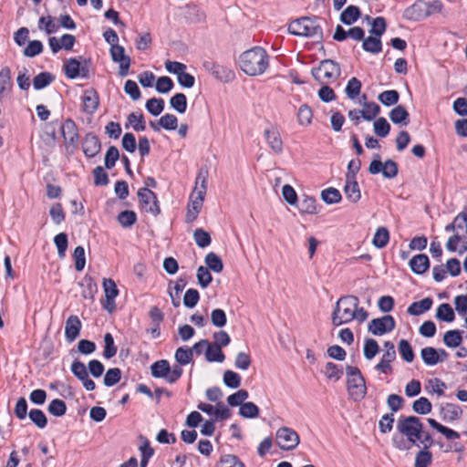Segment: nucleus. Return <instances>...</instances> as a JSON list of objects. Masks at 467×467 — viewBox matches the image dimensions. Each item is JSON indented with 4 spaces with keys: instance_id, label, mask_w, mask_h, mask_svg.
I'll return each mask as SVG.
<instances>
[{
    "instance_id": "f257e3e1",
    "label": "nucleus",
    "mask_w": 467,
    "mask_h": 467,
    "mask_svg": "<svg viewBox=\"0 0 467 467\" xmlns=\"http://www.w3.org/2000/svg\"><path fill=\"white\" fill-rule=\"evenodd\" d=\"M368 317V311L360 306L357 296H343L335 305L331 314V322L334 326L339 327L352 321L360 324L367 320Z\"/></svg>"
},
{
    "instance_id": "f03ea898",
    "label": "nucleus",
    "mask_w": 467,
    "mask_h": 467,
    "mask_svg": "<svg viewBox=\"0 0 467 467\" xmlns=\"http://www.w3.org/2000/svg\"><path fill=\"white\" fill-rule=\"evenodd\" d=\"M238 61L242 71L251 77L263 75L269 67V57L260 47L244 51Z\"/></svg>"
},
{
    "instance_id": "7ed1b4c3",
    "label": "nucleus",
    "mask_w": 467,
    "mask_h": 467,
    "mask_svg": "<svg viewBox=\"0 0 467 467\" xmlns=\"http://www.w3.org/2000/svg\"><path fill=\"white\" fill-rule=\"evenodd\" d=\"M207 171H200L195 180L194 188L190 195L185 216L186 223H192L200 213L207 191Z\"/></svg>"
},
{
    "instance_id": "20e7f679",
    "label": "nucleus",
    "mask_w": 467,
    "mask_h": 467,
    "mask_svg": "<svg viewBox=\"0 0 467 467\" xmlns=\"http://www.w3.org/2000/svg\"><path fill=\"white\" fill-rule=\"evenodd\" d=\"M442 5L439 0H420L408 7L404 16L409 20L419 21L441 11Z\"/></svg>"
},
{
    "instance_id": "39448f33",
    "label": "nucleus",
    "mask_w": 467,
    "mask_h": 467,
    "mask_svg": "<svg viewBox=\"0 0 467 467\" xmlns=\"http://www.w3.org/2000/svg\"><path fill=\"white\" fill-rule=\"evenodd\" d=\"M422 428L420 420L415 416L400 419L397 422L398 431L407 438L410 445L416 444L421 439Z\"/></svg>"
},
{
    "instance_id": "423d86ee",
    "label": "nucleus",
    "mask_w": 467,
    "mask_h": 467,
    "mask_svg": "<svg viewBox=\"0 0 467 467\" xmlns=\"http://www.w3.org/2000/svg\"><path fill=\"white\" fill-rule=\"evenodd\" d=\"M290 34L300 36H319L322 34L321 27L316 20L309 17H302L291 22L288 26Z\"/></svg>"
},
{
    "instance_id": "0eeeda50",
    "label": "nucleus",
    "mask_w": 467,
    "mask_h": 467,
    "mask_svg": "<svg viewBox=\"0 0 467 467\" xmlns=\"http://www.w3.org/2000/svg\"><path fill=\"white\" fill-rule=\"evenodd\" d=\"M348 391L354 400H362L367 391L365 380L358 368L348 367Z\"/></svg>"
},
{
    "instance_id": "6e6552de",
    "label": "nucleus",
    "mask_w": 467,
    "mask_h": 467,
    "mask_svg": "<svg viewBox=\"0 0 467 467\" xmlns=\"http://www.w3.org/2000/svg\"><path fill=\"white\" fill-rule=\"evenodd\" d=\"M150 371L154 378L165 379L168 383H174L182 374V368L180 366L175 365L171 368L165 359L154 362L150 366Z\"/></svg>"
},
{
    "instance_id": "1a4fd4ad",
    "label": "nucleus",
    "mask_w": 467,
    "mask_h": 467,
    "mask_svg": "<svg viewBox=\"0 0 467 467\" xmlns=\"http://www.w3.org/2000/svg\"><path fill=\"white\" fill-rule=\"evenodd\" d=\"M339 74L338 65L332 60H324L312 70L313 77L321 83L333 81L339 77Z\"/></svg>"
},
{
    "instance_id": "9d476101",
    "label": "nucleus",
    "mask_w": 467,
    "mask_h": 467,
    "mask_svg": "<svg viewBox=\"0 0 467 467\" xmlns=\"http://www.w3.org/2000/svg\"><path fill=\"white\" fill-rule=\"evenodd\" d=\"M275 441L281 450L291 451L297 447L300 438L293 429L281 427L275 432Z\"/></svg>"
},
{
    "instance_id": "9b49d317",
    "label": "nucleus",
    "mask_w": 467,
    "mask_h": 467,
    "mask_svg": "<svg viewBox=\"0 0 467 467\" xmlns=\"http://www.w3.org/2000/svg\"><path fill=\"white\" fill-rule=\"evenodd\" d=\"M166 70L177 76V80L184 88H190L194 85V77L186 72V66L181 62L167 60Z\"/></svg>"
},
{
    "instance_id": "f8f14e48",
    "label": "nucleus",
    "mask_w": 467,
    "mask_h": 467,
    "mask_svg": "<svg viewBox=\"0 0 467 467\" xmlns=\"http://www.w3.org/2000/svg\"><path fill=\"white\" fill-rule=\"evenodd\" d=\"M138 197L140 207L145 213H150L154 217L160 214L161 209L157 197L153 192L147 188H141L138 191Z\"/></svg>"
},
{
    "instance_id": "ddd939ff",
    "label": "nucleus",
    "mask_w": 467,
    "mask_h": 467,
    "mask_svg": "<svg viewBox=\"0 0 467 467\" xmlns=\"http://www.w3.org/2000/svg\"><path fill=\"white\" fill-rule=\"evenodd\" d=\"M368 171L371 174H378L381 172L385 178L392 179L398 174V165L391 160L381 162L377 155V159L370 162Z\"/></svg>"
},
{
    "instance_id": "4468645a",
    "label": "nucleus",
    "mask_w": 467,
    "mask_h": 467,
    "mask_svg": "<svg viewBox=\"0 0 467 467\" xmlns=\"http://www.w3.org/2000/svg\"><path fill=\"white\" fill-rule=\"evenodd\" d=\"M197 408L209 415L211 417L210 420H224L231 416L230 410L222 402H217L215 405L200 402L197 405Z\"/></svg>"
},
{
    "instance_id": "2eb2a0df",
    "label": "nucleus",
    "mask_w": 467,
    "mask_h": 467,
    "mask_svg": "<svg viewBox=\"0 0 467 467\" xmlns=\"http://www.w3.org/2000/svg\"><path fill=\"white\" fill-rule=\"evenodd\" d=\"M396 323L391 316H384L380 318L372 319L368 323V331L375 336H382L395 328Z\"/></svg>"
},
{
    "instance_id": "dca6fc26",
    "label": "nucleus",
    "mask_w": 467,
    "mask_h": 467,
    "mask_svg": "<svg viewBox=\"0 0 467 467\" xmlns=\"http://www.w3.org/2000/svg\"><path fill=\"white\" fill-rule=\"evenodd\" d=\"M103 291L105 295V300L103 302V307L109 313H112L115 308V298L119 295V289L114 280L111 278H104L102 282Z\"/></svg>"
},
{
    "instance_id": "f3484780",
    "label": "nucleus",
    "mask_w": 467,
    "mask_h": 467,
    "mask_svg": "<svg viewBox=\"0 0 467 467\" xmlns=\"http://www.w3.org/2000/svg\"><path fill=\"white\" fill-rule=\"evenodd\" d=\"M111 59L119 65V74L125 77L130 69V58L125 54V49L122 46L110 47Z\"/></svg>"
},
{
    "instance_id": "a211bd4d",
    "label": "nucleus",
    "mask_w": 467,
    "mask_h": 467,
    "mask_svg": "<svg viewBox=\"0 0 467 467\" xmlns=\"http://www.w3.org/2000/svg\"><path fill=\"white\" fill-rule=\"evenodd\" d=\"M264 137L271 148V150L275 153H281L283 150V141L278 130V128L275 125H269L264 130Z\"/></svg>"
},
{
    "instance_id": "6ab92c4d",
    "label": "nucleus",
    "mask_w": 467,
    "mask_h": 467,
    "mask_svg": "<svg viewBox=\"0 0 467 467\" xmlns=\"http://www.w3.org/2000/svg\"><path fill=\"white\" fill-rule=\"evenodd\" d=\"M420 356L426 365L434 366L440 362L444 361L447 358L448 354L443 349H436L432 347H426L421 349Z\"/></svg>"
},
{
    "instance_id": "aec40b11",
    "label": "nucleus",
    "mask_w": 467,
    "mask_h": 467,
    "mask_svg": "<svg viewBox=\"0 0 467 467\" xmlns=\"http://www.w3.org/2000/svg\"><path fill=\"white\" fill-rule=\"evenodd\" d=\"M61 132L67 148L76 149L78 140V128L71 119H67L61 126Z\"/></svg>"
},
{
    "instance_id": "412c9836",
    "label": "nucleus",
    "mask_w": 467,
    "mask_h": 467,
    "mask_svg": "<svg viewBox=\"0 0 467 467\" xmlns=\"http://www.w3.org/2000/svg\"><path fill=\"white\" fill-rule=\"evenodd\" d=\"M65 74L68 78H76L78 77L87 78L88 70L81 62L77 58H70L65 62L64 65Z\"/></svg>"
},
{
    "instance_id": "4be33fe9",
    "label": "nucleus",
    "mask_w": 467,
    "mask_h": 467,
    "mask_svg": "<svg viewBox=\"0 0 467 467\" xmlns=\"http://www.w3.org/2000/svg\"><path fill=\"white\" fill-rule=\"evenodd\" d=\"M446 249L462 254L467 252V236L462 233L454 234L446 243Z\"/></svg>"
},
{
    "instance_id": "5701e85b",
    "label": "nucleus",
    "mask_w": 467,
    "mask_h": 467,
    "mask_svg": "<svg viewBox=\"0 0 467 467\" xmlns=\"http://www.w3.org/2000/svg\"><path fill=\"white\" fill-rule=\"evenodd\" d=\"M83 110L88 114H93L99 104L98 93L92 89H87L82 96Z\"/></svg>"
},
{
    "instance_id": "b1692460",
    "label": "nucleus",
    "mask_w": 467,
    "mask_h": 467,
    "mask_svg": "<svg viewBox=\"0 0 467 467\" xmlns=\"http://www.w3.org/2000/svg\"><path fill=\"white\" fill-rule=\"evenodd\" d=\"M298 210L302 214L315 215L320 212L321 206L317 203L316 198L309 195H303L298 205Z\"/></svg>"
},
{
    "instance_id": "393cba45",
    "label": "nucleus",
    "mask_w": 467,
    "mask_h": 467,
    "mask_svg": "<svg viewBox=\"0 0 467 467\" xmlns=\"http://www.w3.org/2000/svg\"><path fill=\"white\" fill-rule=\"evenodd\" d=\"M81 328V322L77 316H70L66 321L65 336L69 342H73L78 336Z\"/></svg>"
},
{
    "instance_id": "a878e982",
    "label": "nucleus",
    "mask_w": 467,
    "mask_h": 467,
    "mask_svg": "<svg viewBox=\"0 0 467 467\" xmlns=\"http://www.w3.org/2000/svg\"><path fill=\"white\" fill-rule=\"evenodd\" d=\"M441 418L446 421H455L462 415V410L460 406L453 403H446L441 409Z\"/></svg>"
},
{
    "instance_id": "bb28decb",
    "label": "nucleus",
    "mask_w": 467,
    "mask_h": 467,
    "mask_svg": "<svg viewBox=\"0 0 467 467\" xmlns=\"http://www.w3.org/2000/svg\"><path fill=\"white\" fill-rule=\"evenodd\" d=\"M344 192L347 198L353 203L358 202L361 198L358 184L353 177L347 178Z\"/></svg>"
},
{
    "instance_id": "cd10ccee",
    "label": "nucleus",
    "mask_w": 467,
    "mask_h": 467,
    "mask_svg": "<svg viewBox=\"0 0 467 467\" xmlns=\"http://www.w3.org/2000/svg\"><path fill=\"white\" fill-rule=\"evenodd\" d=\"M186 284L183 279H178L174 283H170L168 286V294L171 297L173 306L178 307L181 304L180 296L184 289Z\"/></svg>"
},
{
    "instance_id": "c85d7f7f",
    "label": "nucleus",
    "mask_w": 467,
    "mask_h": 467,
    "mask_svg": "<svg viewBox=\"0 0 467 467\" xmlns=\"http://www.w3.org/2000/svg\"><path fill=\"white\" fill-rule=\"evenodd\" d=\"M410 266L415 274H423L428 270L430 266L429 258L426 254H417L410 259Z\"/></svg>"
},
{
    "instance_id": "c756f323",
    "label": "nucleus",
    "mask_w": 467,
    "mask_h": 467,
    "mask_svg": "<svg viewBox=\"0 0 467 467\" xmlns=\"http://www.w3.org/2000/svg\"><path fill=\"white\" fill-rule=\"evenodd\" d=\"M100 150V143L94 135L88 134L83 141V151L88 157H94Z\"/></svg>"
},
{
    "instance_id": "7c9ffc66",
    "label": "nucleus",
    "mask_w": 467,
    "mask_h": 467,
    "mask_svg": "<svg viewBox=\"0 0 467 467\" xmlns=\"http://www.w3.org/2000/svg\"><path fill=\"white\" fill-rule=\"evenodd\" d=\"M313 115V110L308 105H301L296 113L298 125L303 128L309 127L312 124Z\"/></svg>"
},
{
    "instance_id": "2f4dec72",
    "label": "nucleus",
    "mask_w": 467,
    "mask_h": 467,
    "mask_svg": "<svg viewBox=\"0 0 467 467\" xmlns=\"http://www.w3.org/2000/svg\"><path fill=\"white\" fill-rule=\"evenodd\" d=\"M428 423L430 424L431 427H432L434 430H436L438 432L441 433L442 435H444V437L447 439V440H450V441H453V440H458L460 438V433L446 427V426H443L441 425V423H439L437 420H435L434 419H431V418H429L427 420Z\"/></svg>"
},
{
    "instance_id": "473e14b6",
    "label": "nucleus",
    "mask_w": 467,
    "mask_h": 467,
    "mask_svg": "<svg viewBox=\"0 0 467 467\" xmlns=\"http://www.w3.org/2000/svg\"><path fill=\"white\" fill-rule=\"evenodd\" d=\"M432 306V299L426 297L420 301L412 303L408 307V313L411 316H420L424 312L428 311Z\"/></svg>"
},
{
    "instance_id": "72a5a7b5",
    "label": "nucleus",
    "mask_w": 467,
    "mask_h": 467,
    "mask_svg": "<svg viewBox=\"0 0 467 467\" xmlns=\"http://www.w3.org/2000/svg\"><path fill=\"white\" fill-rule=\"evenodd\" d=\"M11 70L5 67L0 70V96L8 94L12 89Z\"/></svg>"
},
{
    "instance_id": "f704fd0d",
    "label": "nucleus",
    "mask_w": 467,
    "mask_h": 467,
    "mask_svg": "<svg viewBox=\"0 0 467 467\" xmlns=\"http://www.w3.org/2000/svg\"><path fill=\"white\" fill-rule=\"evenodd\" d=\"M139 450L141 453L140 467H146L149 459L153 455L154 451L151 448L150 441L143 436L140 437Z\"/></svg>"
},
{
    "instance_id": "c9c22d12",
    "label": "nucleus",
    "mask_w": 467,
    "mask_h": 467,
    "mask_svg": "<svg viewBox=\"0 0 467 467\" xmlns=\"http://www.w3.org/2000/svg\"><path fill=\"white\" fill-rule=\"evenodd\" d=\"M446 231L454 230L455 234L462 233L467 236V214L460 213L455 218L451 224L447 225Z\"/></svg>"
},
{
    "instance_id": "e433bc0d",
    "label": "nucleus",
    "mask_w": 467,
    "mask_h": 467,
    "mask_svg": "<svg viewBox=\"0 0 467 467\" xmlns=\"http://www.w3.org/2000/svg\"><path fill=\"white\" fill-rule=\"evenodd\" d=\"M320 197L321 200L328 205L338 203L342 199L339 191L333 187L323 190L320 193Z\"/></svg>"
},
{
    "instance_id": "4c0bfd02",
    "label": "nucleus",
    "mask_w": 467,
    "mask_h": 467,
    "mask_svg": "<svg viewBox=\"0 0 467 467\" xmlns=\"http://www.w3.org/2000/svg\"><path fill=\"white\" fill-rule=\"evenodd\" d=\"M204 262L207 269L213 271L214 273H221L223 268L222 259L213 252H210L206 254Z\"/></svg>"
},
{
    "instance_id": "58836bf2",
    "label": "nucleus",
    "mask_w": 467,
    "mask_h": 467,
    "mask_svg": "<svg viewBox=\"0 0 467 467\" xmlns=\"http://www.w3.org/2000/svg\"><path fill=\"white\" fill-rule=\"evenodd\" d=\"M205 358L209 362H223L225 356L223 353L222 349L214 345H212L208 341V346L205 350Z\"/></svg>"
},
{
    "instance_id": "ea45409f",
    "label": "nucleus",
    "mask_w": 467,
    "mask_h": 467,
    "mask_svg": "<svg viewBox=\"0 0 467 467\" xmlns=\"http://www.w3.org/2000/svg\"><path fill=\"white\" fill-rule=\"evenodd\" d=\"M389 240V233L387 228L379 227L374 234L372 244L375 247L381 249L385 247Z\"/></svg>"
},
{
    "instance_id": "a19ab883",
    "label": "nucleus",
    "mask_w": 467,
    "mask_h": 467,
    "mask_svg": "<svg viewBox=\"0 0 467 467\" xmlns=\"http://www.w3.org/2000/svg\"><path fill=\"white\" fill-rule=\"evenodd\" d=\"M389 118L393 123H403L406 126L408 124L409 113L403 106L399 105L390 111Z\"/></svg>"
},
{
    "instance_id": "79ce46f5",
    "label": "nucleus",
    "mask_w": 467,
    "mask_h": 467,
    "mask_svg": "<svg viewBox=\"0 0 467 467\" xmlns=\"http://www.w3.org/2000/svg\"><path fill=\"white\" fill-rule=\"evenodd\" d=\"M425 389L428 393L436 394L437 396L441 397L444 394L446 384L440 379L433 378L427 381Z\"/></svg>"
},
{
    "instance_id": "37998d69",
    "label": "nucleus",
    "mask_w": 467,
    "mask_h": 467,
    "mask_svg": "<svg viewBox=\"0 0 467 467\" xmlns=\"http://www.w3.org/2000/svg\"><path fill=\"white\" fill-rule=\"evenodd\" d=\"M359 16V9L355 5H349L341 13L340 20L346 25H351L358 20Z\"/></svg>"
},
{
    "instance_id": "c03bdc74",
    "label": "nucleus",
    "mask_w": 467,
    "mask_h": 467,
    "mask_svg": "<svg viewBox=\"0 0 467 467\" xmlns=\"http://www.w3.org/2000/svg\"><path fill=\"white\" fill-rule=\"evenodd\" d=\"M324 374L328 380L336 382L341 379L343 369L333 362H327L325 366Z\"/></svg>"
},
{
    "instance_id": "a18cd8bd",
    "label": "nucleus",
    "mask_w": 467,
    "mask_h": 467,
    "mask_svg": "<svg viewBox=\"0 0 467 467\" xmlns=\"http://www.w3.org/2000/svg\"><path fill=\"white\" fill-rule=\"evenodd\" d=\"M171 107L180 114H183L187 109V99L182 93H177L170 99Z\"/></svg>"
},
{
    "instance_id": "49530a36",
    "label": "nucleus",
    "mask_w": 467,
    "mask_h": 467,
    "mask_svg": "<svg viewBox=\"0 0 467 467\" xmlns=\"http://www.w3.org/2000/svg\"><path fill=\"white\" fill-rule=\"evenodd\" d=\"M443 342L449 348H457L462 342V333L458 330H449L443 336Z\"/></svg>"
},
{
    "instance_id": "de8ad7c7",
    "label": "nucleus",
    "mask_w": 467,
    "mask_h": 467,
    "mask_svg": "<svg viewBox=\"0 0 467 467\" xmlns=\"http://www.w3.org/2000/svg\"><path fill=\"white\" fill-rule=\"evenodd\" d=\"M215 467H245L244 462L235 455H223Z\"/></svg>"
},
{
    "instance_id": "09e8293b",
    "label": "nucleus",
    "mask_w": 467,
    "mask_h": 467,
    "mask_svg": "<svg viewBox=\"0 0 467 467\" xmlns=\"http://www.w3.org/2000/svg\"><path fill=\"white\" fill-rule=\"evenodd\" d=\"M379 110L380 109L378 104L365 101L361 109V116L366 120H372L379 115Z\"/></svg>"
},
{
    "instance_id": "8fccbe9b",
    "label": "nucleus",
    "mask_w": 467,
    "mask_h": 467,
    "mask_svg": "<svg viewBox=\"0 0 467 467\" xmlns=\"http://www.w3.org/2000/svg\"><path fill=\"white\" fill-rule=\"evenodd\" d=\"M362 47L367 52L379 53L381 51L380 37L377 36H369L364 39Z\"/></svg>"
},
{
    "instance_id": "3c124183",
    "label": "nucleus",
    "mask_w": 467,
    "mask_h": 467,
    "mask_svg": "<svg viewBox=\"0 0 467 467\" xmlns=\"http://www.w3.org/2000/svg\"><path fill=\"white\" fill-rule=\"evenodd\" d=\"M175 359L179 363L178 366H184L192 362V350L190 348L181 347L177 348L175 352Z\"/></svg>"
},
{
    "instance_id": "603ef678",
    "label": "nucleus",
    "mask_w": 467,
    "mask_h": 467,
    "mask_svg": "<svg viewBox=\"0 0 467 467\" xmlns=\"http://www.w3.org/2000/svg\"><path fill=\"white\" fill-rule=\"evenodd\" d=\"M431 462V452L428 449H422L416 454L414 467H429Z\"/></svg>"
},
{
    "instance_id": "864d4df0",
    "label": "nucleus",
    "mask_w": 467,
    "mask_h": 467,
    "mask_svg": "<svg viewBox=\"0 0 467 467\" xmlns=\"http://www.w3.org/2000/svg\"><path fill=\"white\" fill-rule=\"evenodd\" d=\"M436 317L446 322H451L454 320V312L451 306L447 304H441L439 306L436 313Z\"/></svg>"
},
{
    "instance_id": "5fc2aeb1",
    "label": "nucleus",
    "mask_w": 467,
    "mask_h": 467,
    "mask_svg": "<svg viewBox=\"0 0 467 467\" xmlns=\"http://www.w3.org/2000/svg\"><path fill=\"white\" fill-rule=\"evenodd\" d=\"M412 409L416 413L425 415L431 411L432 406L427 398L420 397L413 402Z\"/></svg>"
},
{
    "instance_id": "6e6d98bb",
    "label": "nucleus",
    "mask_w": 467,
    "mask_h": 467,
    "mask_svg": "<svg viewBox=\"0 0 467 467\" xmlns=\"http://www.w3.org/2000/svg\"><path fill=\"white\" fill-rule=\"evenodd\" d=\"M196 277L202 288H206L213 281V276L205 266H199L197 268Z\"/></svg>"
},
{
    "instance_id": "4d7b16f0",
    "label": "nucleus",
    "mask_w": 467,
    "mask_h": 467,
    "mask_svg": "<svg viewBox=\"0 0 467 467\" xmlns=\"http://www.w3.org/2000/svg\"><path fill=\"white\" fill-rule=\"evenodd\" d=\"M47 410L56 417H61L66 413L67 406L62 400L55 399L50 401Z\"/></svg>"
},
{
    "instance_id": "13d9d810",
    "label": "nucleus",
    "mask_w": 467,
    "mask_h": 467,
    "mask_svg": "<svg viewBox=\"0 0 467 467\" xmlns=\"http://www.w3.org/2000/svg\"><path fill=\"white\" fill-rule=\"evenodd\" d=\"M399 351H400V354L401 355L402 358L406 362H408V363L412 362V360L414 358V352H413L412 348L408 340L401 339L399 342Z\"/></svg>"
},
{
    "instance_id": "bf43d9fd",
    "label": "nucleus",
    "mask_w": 467,
    "mask_h": 467,
    "mask_svg": "<svg viewBox=\"0 0 467 467\" xmlns=\"http://www.w3.org/2000/svg\"><path fill=\"white\" fill-rule=\"evenodd\" d=\"M145 107L150 114L158 116L164 109V101L162 99L152 98L146 102Z\"/></svg>"
},
{
    "instance_id": "052dcab7",
    "label": "nucleus",
    "mask_w": 467,
    "mask_h": 467,
    "mask_svg": "<svg viewBox=\"0 0 467 467\" xmlns=\"http://www.w3.org/2000/svg\"><path fill=\"white\" fill-rule=\"evenodd\" d=\"M128 123L136 131H142L146 128L143 115L140 113H130L128 117Z\"/></svg>"
},
{
    "instance_id": "680f3d73",
    "label": "nucleus",
    "mask_w": 467,
    "mask_h": 467,
    "mask_svg": "<svg viewBox=\"0 0 467 467\" xmlns=\"http://www.w3.org/2000/svg\"><path fill=\"white\" fill-rule=\"evenodd\" d=\"M54 79V77L47 72H42L36 75L33 79V86L36 89H41L48 86Z\"/></svg>"
},
{
    "instance_id": "e2e57ef3",
    "label": "nucleus",
    "mask_w": 467,
    "mask_h": 467,
    "mask_svg": "<svg viewBox=\"0 0 467 467\" xmlns=\"http://www.w3.org/2000/svg\"><path fill=\"white\" fill-rule=\"evenodd\" d=\"M121 378V371L118 368H109L103 379V382L107 387H112L117 384Z\"/></svg>"
},
{
    "instance_id": "0e129e2a",
    "label": "nucleus",
    "mask_w": 467,
    "mask_h": 467,
    "mask_svg": "<svg viewBox=\"0 0 467 467\" xmlns=\"http://www.w3.org/2000/svg\"><path fill=\"white\" fill-rule=\"evenodd\" d=\"M239 413L244 418H256L259 415V409L253 402H245L240 406Z\"/></svg>"
},
{
    "instance_id": "69168bd1",
    "label": "nucleus",
    "mask_w": 467,
    "mask_h": 467,
    "mask_svg": "<svg viewBox=\"0 0 467 467\" xmlns=\"http://www.w3.org/2000/svg\"><path fill=\"white\" fill-rule=\"evenodd\" d=\"M193 238L199 247H206L211 244V236L208 232L198 228L193 233Z\"/></svg>"
},
{
    "instance_id": "338daca9",
    "label": "nucleus",
    "mask_w": 467,
    "mask_h": 467,
    "mask_svg": "<svg viewBox=\"0 0 467 467\" xmlns=\"http://www.w3.org/2000/svg\"><path fill=\"white\" fill-rule=\"evenodd\" d=\"M159 124L167 130H174L178 127V119L175 115L168 113L160 118Z\"/></svg>"
},
{
    "instance_id": "774afa93",
    "label": "nucleus",
    "mask_w": 467,
    "mask_h": 467,
    "mask_svg": "<svg viewBox=\"0 0 467 467\" xmlns=\"http://www.w3.org/2000/svg\"><path fill=\"white\" fill-rule=\"evenodd\" d=\"M223 383L232 389H236L241 385V377L233 370H226L223 373Z\"/></svg>"
}]
</instances>
